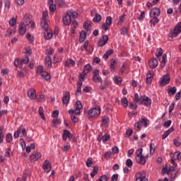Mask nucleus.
I'll list each match as a JSON object with an SVG mask.
<instances>
[{"mask_svg": "<svg viewBox=\"0 0 181 181\" xmlns=\"http://www.w3.org/2000/svg\"><path fill=\"white\" fill-rule=\"evenodd\" d=\"M156 57L160 63V66L161 69H163V67L166 66V59H168V55H166V54H163V49L159 48L156 53Z\"/></svg>", "mask_w": 181, "mask_h": 181, "instance_id": "nucleus-1", "label": "nucleus"}, {"mask_svg": "<svg viewBox=\"0 0 181 181\" xmlns=\"http://www.w3.org/2000/svg\"><path fill=\"white\" fill-rule=\"evenodd\" d=\"M143 151L144 149L142 148H140L136 151V160L137 163H139V165H145V163H146V157L142 154Z\"/></svg>", "mask_w": 181, "mask_h": 181, "instance_id": "nucleus-2", "label": "nucleus"}, {"mask_svg": "<svg viewBox=\"0 0 181 181\" xmlns=\"http://www.w3.org/2000/svg\"><path fill=\"white\" fill-rule=\"evenodd\" d=\"M100 114H101V109L100 107H93L88 111V117H98Z\"/></svg>", "mask_w": 181, "mask_h": 181, "instance_id": "nucleus-3", "label": "nucleus"}, {"mask_svg": "<svg viewBox=\"0 0 181 181\" xmlns=\"http://www.w3.org/2000/svg\"><path fill=\"white\" fill-rule=\"evenodd\" d=\"M29 63V57H25L23 58L22 59H16L14 60V66L16 67H22L23 64H28Z\"/></svg>", "mask_w": 181, "mask_h": 181, "instance_id": "nucleus-4", "label": "nucleus"}, {"mask_svg": "<svg viewBox=\"0 0 181 181\" xmlns=\"http://www.w3.org/2000/svg\"><path fill=\"white\" fill-rule=\"evenodd\" d=\"M139 104L140 105H145L146 107H148L152 104V100L148 97L142 95L140 97V103Z\"/></svg>", "mask_w": 181, "mask_h": 181, "instance_id": "nucleus-5", "label": "nucleus"}, {"mask_svg": "<svg viewBox=\"0 0 181 181\" xmlns=\"http://www.w3.org/2000/svg\"><path fill=\"white\" fill-rule=\"evenodd\" d=\"M179 33H181V21L175 27L174 31L170 33V37H176Z\"/></svg>", "mask_w": 181, "mask_h": 181, "instance_id": "nucleus-6", "label": "nucleus"}, {"mask_svg": "<svg viewBox=\"0 0 181 181\" xmlns=\"http://www.w3.org/2000/svg\"><path fill=\"white\" fill-rule=\"evenodd\" d=\"M170 83V76L166 74L164 75L163 79L160 81L159 86L160 87H165V86H168Z\"/></svg>", "mask_w": 181, "mask_h": 181, "instance_id": "nucleus-7", "label": "nucleus"}, {"mask_svg": "<svg viewBox=\"0 0 181 181\" xmlns=\"http://www.w3.org/2000/svg\"><path fill=\"white\" fill-rule=\"evenodd\" d=\"M107 43H108V35H103V37L98 42V46L99 47H103V46H105V45H107Z\"/></svg>", "mask_w": 181, "mask_h": 181, "instance_id": "nucleus-8", "label": "nucleus"}, {"mask_svg": "<svg viewBox=\"0 0 181 181\" xmlns=\"http://www.w3.org/2000/svg\"><path fill=\"white\" fill-rule=\"evenodd\" d=\"M62 21H63L64 25H65L66 26H69V25L71 23V16H70V14L67 13L65 15V16L63 17Z\"/></svg>", "mask_w": 181, "mask_h": 181, "instance_id": "nucleus-9", "label": "nucleus"}, {"mask_svg": "<svg viewBox=\"0 0 181 181\" xmlns=\"http://www.w3.org/2000/svg\"><path fill=\"white\" fill-rule=\"evenodd\" d=\"M42 169H44V170H45L47 173H49V172L52 170V164H50V162H49V160H46L44 162L42 165Z\"/></svg>", "mask_w": 181, "mask_h": 181, "instance_id": "nucleus-10", "label": "nucleus"}, {"mask_svg": "<svg viewBox=\"0 0 181 181\" xmlns=\"http://www.w3.org/2000/svg\"><path fill=\"white\" fill-rule=\"evenodd\" d=\"M160 15V10L158 8H153L150 11V16L151 18H158Z\"/></svg>", "mask_w": 181, "mask_h": 181, "instance_id": "nucleus-11", "label": "nucleus"}, {"mask_svg": "<svg viewBox=\"0 0 181 181\" xmlns=\"http://www.w3.org/2000/svg\"><path fill=\"white\" fill-rule=\"evenodd\" d=\"M25 25L28 26V28H32V29H35L36 25L35 24V21H32L30 16H28L25 19Z\"/></svg>", "mask_w": 181, "mask_h": 181, "instance_id": "nucleus-12", "label": "nucleus"}, {"mask_svg": "<svg viewBox=\"0 0 181 181\" xmlns=\"http://www.w3.org/2000/svg\"><path fill=\"white\" fill-rule=\"evenodd\" d=\"M18 33L21 36H23L26 33V25H25V23H21L19 25Z\"/></svg>", "mask_w": 181, "mask_h": 181, "instance_id": "nucleus-13", "label": "nucleus"}, {"mask_svg": "<svg viewBox=\"0 0 181 181\" xmlns=\"http://www.w3.org/2000/svg\"><path fill=\"white\" fill-rule=\"evenodd\" d=\"M69 101H70V92H65L64 97L62 98V104L69 105Z\"/></svg>", "mask_w": 181, "mask_h": 181, "instance_id": "nucleus-14", "label": "nucleus"}, {"mask_svg": "<svg viewBox=\"0 0 181 181\" xmlns=\"http://www.w3.org/2000/svg\"><path fill=\"white\" fill-rule=\"evenodd\" d=\"M28 97L30 100H36V90L33 88L30 89L28 91Z\"/></svg>", "mask_w": 181, "mask_h": 181, "instance_id": "nucleus-15", "label": "nucleus"}, {"mask_svg": "<svg viewBox=\"0 0 181 181\" xmlns=\"http://www.w3.org/2000/svg\"><path fill=\"white\" fill-rule=\"evenodd\" d=\"M40 158H42V154H40V153H35L30 156V162H36V160L40 159Z\"/></svg>", "mask_w": 181, "mask_h": 181, "instance_id": "nucleus-16", "label": "nucleus"}, {"mask_svg": "<svg viewBox=\"0 0 181 181\" xmlns=\"http://www.w3.org/2000/svg\"><path fill=\"white\" fill-rule=\"evenodd\" d=\"M158 59L153 58L148 62V66L150 69H156L158 67Z\"/></svg>", "mask_w": 181, "mask_h": 181, "instance_id": "nucleus-17", "label": "nucleus"}, {"mask_svg": "<svg viewBox=\"0 0 181 181\" xmlns=\"http://www.w3.org/2000/svg\"><path fill=\"white\" fill-rule=\"evenodd\" d=\"M69 139H73V134L69 132V130H64L63 133V139L64 141H67Z\"/></svg>", "mask_w": 181, "mask_h": 181, "instance_id": "nucleus-18", "label": "nucleus"}, {"mask_svg": "<svg viewBox=\"0 0 181 181\" xmlns=\"http://www.w3.org/2000/svg\"><path fill=\"white\" fill-rule=\"evenodd\" d=\"M152 78H153V71H150L146 74V84H151V83H152Z\"/></svg>", "mask_w": 181, "mask_h": 181, "instance_id": "nucleus-19", "label": "nucleus"}, {"mask_svg": "<svg viewBox=\"0 0 181 181\" xmlns=\"http://www.w3.org/2000/svg\"><path fill=\"white\" fill-rule=\"evenodd\" d=\"M48 4L49 5V12H52V13H54V12H56V4H54L53 0H48Z\"/></svg>", "mask_w": 181, "mask_h": 181, "instance_id": "nucleus-20", "label": "nucleus"}, {"mask_svg": "<svg viewBox=\"0 0 181 181\" xmlns=\"http://www.w3.org/2000/svg\"><path fill=\"white\" fill-rule=\"evenodd\" d=\"M45 64L47 69H52V58L47 55L45 58Z\"/></svg>", "mask_w": 181, "mask_h": 181, "instance_id": "nucleus-21", "label": "nucleus"}, {"mask_svg": "<svg viewBox=\"0 0 181 181\" xmlns=\"http://www.w3.org/2000/svg\"><path fill=\"white\" fill-rule=\"evenodd\" d=\"M53 37V31L52 30H49L47 31H45V39L46 40H50Z\"/></svg>", "mask_w": 181, "mask_h": 181, "instance_id": "nucleus-22", "label": "nucleus"}, {"mask_svg": "<svg viewBox=\"0 0 181 181\" xmlns=\"http://www.w3.org/2000/svg\"><path fill=\"white\" fill-rule=\"evenodd\" d=\"M102 124H103V127L107 128V127H108V125L110 124V117H108V116H104L102 118Z\"/></svg>", "mask_w": 181, "mask_h": 181, "instance_id": "nucleus-23", "label": "nucleus"}, {"mask_svg": "<svg viewBox=\"0 0 181 181\" xmlns=\"http://www.w3.org/2000/svg\"><path fill=\"white\" fill-rule=\"evenodd\" d=\"M81 87H83V83L78 82L76 86V92L75 93L76 97H78V95L81 94Z\"/></svg>", "mask_w": 181, "mask_h": 181, "instance_id": "nucleus-24", "label": "nucleus"}, {"mask_svg": "<svg viewBox=\"0 0 181 181\" xmlns=\"http://www.w3.org/2000/svg\"><path fill=\"white\" fill-rule=\"evenodd\" d=\"M177 90V89L173 86V87H170L168 89V95H170V97H173V95L175 94H176V91Z\"/></svg>", "mask_w": 181, "mask_h": 181, "instance_id": "nucleus-25", "label": "nucleus"}, {"mask_svg": "<svg viewBox=\"0 0 181 181\" xmlns=\"http://www.w3.org/2000/svg\"><path fill=\"white\" fill-rule=\"evenodd\" d=\"M87 37V34L85 30H81L80 33L79 42L80 43H83L86 40V37Z\"/></svg>", "mask_w": 181, "mask_h": 181, "instance_id": "nucleus-26", "label": "nucleus"}, {"mask_svg": "<svg viewBox=\"0 0 181 181\" xmlns=\"http://www.w3.org/2000/svg\"><path fill=\"white\" fill-rule=\"evenodd\" d=\"M172 132H173V127H170L168 130L163 133L162 135V139H165V138H168V136H169Z\"/></svg>", "mask_w": 181, "mask_h": 181, "instance_id": "nucleus-27", "label": "nucleus"}, {"mask_svg": "<svg viewBox=\"0 0 181 181\" xmlns=\"http://www.w3.org/2000/svg\"><path fill=\"white\" fill-rule=\"evenodd\" d=\"M109 86H110V81H108V80L105 79L103 81V83H101V85H100V90H105V89L108 88Z\"/></svg>", "mask_w": 181, "mask_h": 181, "instance_id": "nucleus-28", "label": "nucleus"}, {"mask_svg": "<svg viewBox=\"0 0 181 181\" xmlns=\"http://www.w3.org/2000/svg\"><path fill=\"white\" fill-rule=\"evenodd\" d=\"M101 19H102V17L100 15V13H96L95 16H94V18H93V21L95 23H99V22H101Z\"/></svg>", "mask_w": 181, "mask_h": 181, "instance_id": "nucleus-29", "label": "nucleus"}, {"mask_svg": "<svg viewBox=\"0 0 181 181\" xmlns=\"http://www.w3.org/2000/svg\"><path fill=\"white\" fill-rule=\"evenodd\" d=\"M113 54H114V50L109 49L103 55V59H105V60H108V57H110V56H111Z\"/></svg>", "mask_w": 181, "mask_h": 181, "instance_id": "nucleus-30", "label": "nucleus"}, {"mask_svg": "<svg viewBox=\"0 0 181 181\" xmlns=\"http://www.w3.org/2000/svg\"><path fill=\"white\" fill-rule=\"evenodd\" d=\"M41 25H42V29H45V32L49 30V24H47V21H46V20H42Z\"/></svg>", "mask_w": 181, "mask_h": 181, "instance_id": "nucleus-31", "label": "nucleus"}, {"mask_svg": "<svg viewBox=\"0 0 181 181\" xmlns=\"http://www.w3.org/2000/svg\"><path fill=\"white\" fill-rule=\"evenodd\" d=\"M41 77H42V78H45V80H46L47 81L50 80V78H52L50 74L46 71H44L41 74Z\"/></svg>", "mask_w": 181, "mask_h": 181, "instance_id": "nucleus-32", "label": "nucleus"}, {"mask_svg": "<svg viewBox=\"0 0 181 181\" xmlns=\"http://www.w3.org/2000/svg\"><path fill=\"white\" fill-rule=\"evenodd\" d=\"M69 114H70L71 115H74V114H76V115H80V114H81V112L80 111V109H71L69 110Z\"/></svg>", "mask_w": 181, "mask_h": 181, "instance_id": "nucleus-33", "label": "nucleus"}, {"mask_svg": "<svg viewBox=\"0 0 181 181\" xmlns=\"http://www.w3.org/2000/svg\"><path fill=\"white\" fill-rule=\"evenodd\" d=\"M91 70H93L91 65L86 64L83 68V73L84 74H87L88 73H90Z\"/></svg>", "mask_w": 181, "mask_h": 181, "instance_id": "nucleus-34", "label": "nucleus"}, {"mask_svg": "<svg viewBox=\"0 0 181 181\" xmlns=\"http://www.w3.org/2000/svg\"><path fill=\"white\" fill-rule=\"evenodd\" d=\"M149 23H151V26H153V28H155V25H156V23H159V18H158V17H153V18L149 21Z\"/></svg>", "mask_w": 181, "mask_h": 181, "instance_id": "nucleus-35", "label": "nucleus"}, {"mask_svg": "<svg viewBox=\"0 0 181 181\" xmlns=\"http://www.w3.org/2000/svg\"><path fill=\"white\" fill-rule=\"evenodd\" d=\"M136 181H148V179L145 176H142L141 173H138L136 177Z\"/></svg>", "mask_w": 181, "mask_h": 181, "instance_id": "nucleus-36", "label": "nucleus"}, {"mask_svg": "<svg viewBox=\"0 0 181 181\" xmlns=\"http://www.w3.org/2000/svg\"><path fill=\"white\" fill-rule=\"evenodd\" d=\"M173 159L175 160H180L181 159V153L179 151H176L173 154Z\"/></svg>", "mask_w": 181, "mask_h": 181, "instance_id": "nucleus-37", "label": "nucleus"}, {"mask_svg": "<svg viewBox=\"0 0 181 181\" xmlns=\"http://www.w3.org/2000/svg\"><path fill=\"white\" fill-rule=\"evenodd\" d=\"M55 4L60 8H62V6H64L66 5V2L64 0H55Z\"/></svg>", "mask_w": 181, "mask_h": 181, "instance_id": "nucleus-38", "label": "nucleus"}, {"mask_svg": "<svg viewBox=\"0 0 181 181\" xmlns=\"http://www.w3.org/2000/svg\"><path fill=\"white\" fill-rule=\"evenodd\" d=\"M140 124H142L145 128L149 125V120L148 119L141 118V120L140 121Z\"/></svg>", "mask_w": 181, "mask_h": 181, "instance_id": "nucleus-39", "label": "nucleus"}, {"mask_svg": "<svg viewBox=\"0 0 181 181\" xmlns=\"http://www.w3.org/2000/svg\"><path fill=\"white\" fill-rule=\"evenodd\" d=\"M97 173H98V166H95L90 173V177H94Z\"/></svg>", "mask_w": 181, "mask_h": 181, "instance_id": "nucleus-40", "label": "nucleus"}, {"mask_svg": "<svg viewBox=\"0 0 181 181\" xmlns=\"http://www.w3.org/2000/svg\"><path fill=\"white\" fill-rule=\"evenodd\" d=\"M18 131L21 132L23 136H26V135H28V133L26 132V129H25V127H23V126L22 125L18 128Z\"/></svg>", "mask_w": 181, "mask_h": 181, "instance_id": "nucleus-41", "label": "nucleus"}, {"mask_svg": "<svg viewBox=\"0 0 181 181\" xmlns=\"http://www.w3.org/2000/svg\"><path fill=\"white\" fill-rule=\"evenodd\" d=\"M90 26H91L90 21H86L83 23V28L85 30H90Z\"/></svg>", "mask_w": 181, "mask_h": 181, "instance_id": "nucleus-42", "label": "nucleus"}, {"mask_svg": "<svg viewBox=\"0 0 181 181\" xmlns=\"http://www.w3.org/2000/svg\"><path fill=\"white\" fill-rule=\"evenodd\" d=\"M38 111H39V115L41 117L42 119L43 120L46 119V117H45V113L43 112V107H40Z\"/></svg>", "mask_w": 181, "mask_h": 181, "instance_id": "nucleus-43", "label": "nucleus"}, {"mask_svg": "<svg viewBox=\"0 0 181 181\" xmlns=\"http://www.w3.org/2000/svg\"><path fill=\"white\" fill-rule=\"evenodd\" d=\"M141 123L140 121L135 123L134 128H135L136 131H138V132L141 131V129L142 128V126L141 125Z\"/></svg>", "mask_w": 181, "mask_h": 181, "instance_id": "nucleus-44", "label": "nucleus"}, {"mask_svg": "<svg viewBox=\"0 0 181 181\" xmlns=\"http://www.w3.org/2000/svg\"><path fill=\"white\" fill-rule=\"evenodd\" d=\"M122 104L124 107V108H127V107H128V98H127L126 97L122 98Z\"/></svg>", "mask_w": 181, "mask_h": 181, "instance_id": "nucleus-45", "label": "nucleus"}, {"mask_svg": "<svg viewBox=\"0 0 181 181\" xmlns=\"http://www.w3.org/2000/svg\"><path fill=\"white\" fill-rule=\"evenodd\" d=\"M12 139H13L12 134L11 133L7 134L6 136V140L7 144H11V141H12Z\"/></svg>", "mask_w": 181, "mask_h": 181, "instance_id": "nucleus-46", "label": "nucleus"}, {"mask_svg": "<svg viewBox=\"0 0 181 181\" xmlns=\"http://www.w3.org/2000/svg\"><path fill=\"white\" fill-rule=\"evenodd\" d=\"M26 37L29 40L30 43H33V40H35V37L30 35V33L26 34Z\"/></svg>", "mask_w": 181, "mask_h": 181, "instance_id": "nucleus-47", "label": "nucleus"}, {"mask_svg": "<svg viewBox=\"0 0 181 181\" xmlns=\"http://www.w3.org/2000/svg\"><path fill=\"white\" fill-rule=\"evenodd\" d=\"M134 102L136 104V103H141V98H139V95H138V93H135L134 94Z\"/></svg>", "mask_w": 181, "mask_h": 181, "instance_id": "nucleus-48", "label": "nucleus"}, {"mask_svg": "<svg viewBox=\"0 0 181 181\" xmlns=\"http://www.w3.org/2000/svg\"><path fill=\"white\" fill-rule=\"evenodd\" d=\"M52 124L53 127H56V125L60 124V119H59V117H55V119L52 120Z\"/></svg>", "mask_w": 181, "mask_h": 181, "instance_id": "nucleus-49", "label": "nucleus"}, {"mask_svg": "<svg viewBox=\"0 0 181 181\" xmlns=\"http://www.w3.org/2000/svg\"><path fill=\"white\" fill-rule=\"evenodd\" d=\"M76 108L78 110H83V104H81L80 100L76 102Z\"/></svg>", "mask_w": 181, "mask_h": 181, "instance_id": "nucleus-50", "label": "nucleus"}, {"mask_svg": "<svg viewBox=\"0 0 181 181\" xmlns=\"http://www.w3.org/2000/svg\"><path fill=\"white\" fill-rule=\"evenodd\" d=\"M69 15L70 16H72V18H77L78 16V13H77L74 10H70Z\"/></svg>", "mask_w": 181, "mask_h": 181, "instance_id": "nucleus-51", "label": "nucleus"}, {"mask_svg": "<svg viewBox=\"0 0 181 181\" xmlns=\"http://www.w3.org/2000/svg\"><path fill=\"white\" fill-rule=\"evenodd\" d=\"M105 23H106V24H107V25L111 26V25L112 24V18L111 16H107L106 18Z\"/></svg>", "mask_w": 181, "mask_h": 181, "instance_id": "nucleus-52", "label": "nucleus"}, {"mask_svg": "<svg viewBox=\"0 0 181 181\" xmlns=\"http://www.w3.org/2000/svg\"><path fill=\"white\" fill-rule=\"evenodd\" d=\"M8 23L10 26H15L16 25V18H12L9 20Z\"/></svg>", "mask_w": 181, "mask_h": 181, "instance_id": "nucleus-53", "label": "nucleus"}, {"mask_svg": "<svg viewBox=\"0 0 181 181\" xmlns=\"http://www.w3.org/2000/svg\"><path fill=\"white\" fill-rule=\"evenodd\" d=\"M150 148V155H153V152H155V145L152 143L150 144L149 145Z\"/></svg>", "mask_w": 181, "mask_h": 181, "instance_id": "nucleus-54", "label": "nucleus"}, {"mask_svg": "<svg viewBox=\"0 0 181 181\" xmlns=\"http://www.w3.org/2000/svg\"><path fill=\"white\" fill-rule=\"evenodd\" d=\"M86 166L87 168H91V166H93V158H88L86 161Z\"/></svg>", "mask_w": 181, "mask_h": 181, "instance_id": "nucleus-55", "label": "nucleus"}, {"mask_svg": "<svg viewBox=\"0 0 181 181\" xmlns=\"http://www.w3.org/2000/svg\"><path fill=\"white\" fill-rule=\"evenodd\" d=\"M93 80L95 83H101L103 81V78L100 76H93Z\"/></svg>", "mask_w": 181, "mask_h": 181, "instance_id": "nucleus-56", "label": "nucleus"}, {"mask_svg": "<svg viewBox=\"0 0 181 181\" xmlns=\"http://www.w3.org/2000/svg\"><path fill=\"white\" fill-rule=\"evenodd\" d=\"M132 165H133L132 160H131L130 158H128L126 160V166H127V168H132Z\"/></svg>", "mask_w": 181, "mask_h": 181, "instance_id": "nucleus-57", "label": "nucleus"}, {"mask_svg": "<svg viewBox=\"0 0 181 181\" xmlns=\"http://www.w3.org/2000/svg\"><path fill=\"white\" fill-rule=\"evenodd\" d=\"M110 26L109 24H107L106 23H104L102 24V29H103V30H108L110 29Z\"/></svg>", "mask_w": 181, "mask_h": 181, "instance_id": "nucleus-58", "label": "nucleus"}, {"mask_svg": "<svg viewBox=\"0 0 181 181\" xmlns=\"http://www.w3.org/2000/svg\"><path fill=\"white\" fill-rule=\"evenodd\" d=\"M87 74H79V81L78 83H83V81H84V77Z\"/></svg>", "mask_w": 181, "mask_h": 181, "instance_id": "nucleus-59", "label": "nucleus"}, {"mask_svg": "<svg viewBox=\"0 0 181 181\" xmlns=\"http://www.w3.org/2000/svg\"><path fill=\"white\" fill-rule=\"evenodd\" d=\"M115 83L119 86V84H121V83H122V78L121 77H119V76H117L115 78Z\"/></svg>", "mask_w": 181, "mask_h": 181, "instance_id": "nucleus-60", "label": "nucleus"}, {"mask_svg": "<svg viewBox=\"0 0 181 181\" xmlns=\"http://www.w3.org/2000/svg\"><path fill=\"white\" fill-rule=\"evenodd\" d=\"M16 33V29L15 28H9L7 30V33H8V36H11V35H15V33Z\"/></svg>", "mask_w": 181, "mask_h": 181, "instance_id": "nucleus-61", "label": "nucleus"}, {"mask_svg": "<svg viewBox=\"0 0 181 181\" xmlns=\"http://www.w3.org/2000/svg\"><path fill=\"white\" fill-rule=\"evenodd\" d=\"M37 101L39 103H42V101H45V96L43 94H40L37 98Z\"/></svg>", "mask_w": 181, "mask_h": 181, "instance_id": "nucleus-62", "label": "nucleus"}, {"mask_svg": "<svg viewBox=\"0 0 181 181\" xmlns=\"http://www.w3.org/2000/svg\"><path fill=\"white\" fill-rule=\"evenodd\" d=\"M43 71V66H39L37 69V73H40V74H42V73H44Z\"/></svg>", "mask_w": 181, "mask_h": 181, "instance_id": "nucleus-63", "label": "nucleus"}, {"mask_svg": "<svg viewBox=\"0 0 181 181\" xmlns=\"http://www.w3.org/2000/svg\"><path fill=\"white\" fill-rule=\"evenodd\" d=\"M97 181H107V175H102Z\"/></svg>", "mask_w": 181, "mask_h": 181, "instance_id": "nucleus-64", "label": "nucleus"}]
</instances>
